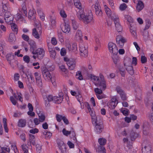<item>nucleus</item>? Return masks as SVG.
I'll return each instance as SVG.
<instances>
[{
  "mask_svg": "<svg viewBox=\"0 0 153 153\" xmlns=\"http://www.w3.org/2000/svg\"><path fill=\"white\" fill-rule=\"evenodd\" d=\"M41 71L42 74L45 79L51 78V74L48 69L43 67L41 68Z\"/></svg>",
  "mask_w": 153,
  "mask_h": 153,
  "instance_id": "obj_12",
  "label": "nucleus"
},
{
  "mask_svg": "<svg viewBox=\"0 0 153 153\" xmlns=\"http://www.w3.org/2000/svg\"><path fill=\"white\" fill-rule=\"evenodd\" d=\"M142 35L143 36L144 39L145 41L147 40L148 39L149 37L148 32L146 31L145 30H144V31H143L142 33Z\"/></svg>",
  "mask_w": 153,
  "mask_h": 153,
  "instance_id": "obj_40",
  "label": "nucleus"
},
{
  "mask_svg": "<svg viewBox=\"0 0 153 153\" xmlns=\"http://www.w3.org/2000/svg\"><path fill=\"white\" fill-rule=\"evenodd\" d=\"M108 48L109 52L113 54L117 55L118 50L115 44L112 42H110L108 44Z\"/></svg>",
  "mask_w": 153,
  "mask_h": 153,
  "instance_id": "obj_7",
  "label": "nucleus"
},
{
  "mask_svg": "<svg viewBox=\"0 0 153 153\" xmlns=\"http://www.w3.org/2000/svg\"><path fill=\"white\" fill-rule=\"evenodd\" d=\"M43 134L45 135H47V137L50 138L52 136V133L47 131H45L43 132Z\"/></svg>",
  "mask_w": 153,
  "mask_h": 153,
  "instance_id": "obj_62",
  "label": "nucleus"
},
{
  "mask_svg": "<svg viewBox=\"0 0 153 153\" xmlns=\"http://www.w3.org/2000/svg\"><path fill=\"white\" fill-rule=\"evenodd\" d=\"M34 74L36 80L41 79V75L38 72H35Z\"/></svg>",
  "mask_w": 153,
  "mask_h": 153,
  "instance_id": "obj_51",
  "label": "nucleus"
},
{
  "mask_svg": "<svg viewBox=\"0 0 153 153\" xmlns=\"http://www.w3.org/2000/svg\"><path fill=\"white\" fill-rule=\"evenodd\" d=\"M85 106L88 108L90 114L92 123L95 125V131L97 133H101L104 128L102 120L100 117L96 116L95 113L91 110L90 106L88 103H86Z\"/></svg>",
  "mask_w": 153,
  "mask_h": 153,
  "instance_id": "obj_2",
  "label": "nucleus"
},
{
  "mask_svg": "<svg viewBox=\"0 0 153 153\" xmlns=\"http://www.w3.org/2000/svg\"><path fill=\"white\" fill-rule=\"evenodd\" d=\"M76 78L80 80H81L82 79V76L81 75V72L78 71L76 73Z\"/></svg>",
  "mask_w": 153,
  "mask_h": 153,
  "instance_id": "obj_47",
  "label": "nucleus"
},
{
  "mask_svg": "<svg viewBox=\"0 0 153 153\" xmlns=\"http://www.w3.org/2000/svg\"><path fill=\"white\" fill-rule=\"evenodd\" d=\"M22 10L23 13L25 14V16H26L27 13V11L26 6L25 4L23 5L22 7Z\"/></svg>",
  "mask_w": 153,
  "mask_h": 153,
  "instance_id": "obj_52",
  "label": "nucleus"
},
{
  "mask_svg": "<svg viewBox=\"0 0 153 153\" xmlns=\"http://www.w3.org/2000/svg\"><path fill=\"white\" fill-rule=\"evenodd\" d=\"M6 58L9 63L11 66L14 65V63H17V61L14 59V56L13 55L10 54H7L6 55Z\"/></svg>",
  "mask_w": 153,
  "mask_h": 153,
  "instance_id": "obj_15",
  "label": "nucleus"
},
{
  "mask_svg": "<svg viewBox=\"0 0 153 153\" xmlns=\"http://www.w3.org/2000/svg\"><path fill=\"white\" fill-rule=\"evenodd\" d=\"M39 120L40 122H43L45 119V117L44 115L41 114L40 115H39Z\"/></svg>",
  "mask_w": 153,
  "mask_h": 153,
  "instance_id": "obj_54",
  "label": "nucleus"
},
{
  "mask_svg": "<svg viewBox=\"0 0 153 153\" xmlns=\"http://www.w3.org/2000/svg\"><path fill=\"white\" fill-rule=\"evenodd\" d=\"M11 25V28L12 30L14 32L17 33L18 29L17 28V25L14 23H13Z\"/></svg>",
  "mask_w": 153,
  "mask_h": 153,
  "instance_id": "obj_45",
  "label": "nucleus"
},
{
  "mask_svg": "<svg viewBox=\"0 0 153 153\" xmlns=\"http://www.w3.org/2000/svg\"><path fill=\"white\" fill-rule=\"evenodd\" d=\"M29 18L30 19H34L35 18V14L33 10H30L28 12Z\"/></svg>",
  "mask_w": 153,
  "mask_h": 153,
  "instance_id": "obj_35",
  "label": "nucleus"
},
{
  "mask_svg": "<svg viewBox=\"0 0 153 153\" xmlns=\"http://www.w3.org/2000/svg\"><path fill=\"white\" fill-rule=\"evenodd\" d=\"M60 14L62 17L65 18L67 17V15L64 10H60Z\"/></svg>",
  "mask_w": 153,
  "mask_h": 153,
  "instance_id": "obj_49",
  "label": "nucleus"
},
{
  "mask_svg": "<svg viewBox=\"0 0 153 153\" xmlns=\"http://www.w3.org/2000/svg\"><path fill=\"white\" fill-rule=\"evenodd\" d=\"M66 53V50L65 48H62L60 51V53L62 56H64Z\"/></svg>",
  "mask_w": 153,
  "mask_h": 153,
  "instance_id": "obj_60",
  "label": "nucleus"
},
{
  "mask_svg": "<svg viewBox=\"0 0 153 153\" xmlns=\"http://www.w3.org/2000/svg\"><path fill=\"white\" fill-rule=\"evenodd\" d=\"M22 38L24 40L28 42L29 38L28 36L24 34L22 35Z\"/></svg>",
  "mask_w": 153,
  "mask_h": 153,
  "instance_id": "obj_56",
  "label": "nucleus"
},
{
  "mask_svg": "<svg viewBox=\"0 0 153 153\" xmlns=\"http://www.w3.org/2000/svg\"><path fill=\"white\" fill-rule=\"evenodd\" d=\"M63 117L62 115L57 114L56 115V118L57 121L58 122H60L62 120V119Z\"/></svg>",
  "mask_w": 153,
  "mask_h": 153,
  "instance_id": "obj_57",
  "label": "nucleus"
},
{
  "mask_svg": "<svg viewBox=\"0 0 153 153\" xmlns=\"http://www.w3.org/2000/svg\"><path fill=\"white\" fill-rule=\"evenodd\" d=\"M76 63V62L73 59H68L67 62V64L70 70H73L75 68Z\"/></svg>",
  "mask_w": 153,
  "mask_h": 153,
  "instance_id": "obj_16",
  "label": "nucleus"
},
{
  "mask_svg": "<svg viewBox=\"0 0 153 153\" xmlns=\"http://www.w3.org/2000/svg\"><path fill=\"white\" fill-rule=\"evenodd\" d=\"M63 98V96L61 95L59 97L54 96L53 98V101L56 103L59 104L62 102Z\"/></svg>",
  "mask_w": 153,
  "mask_h": 153,
  "instance_id": "obj_20",
  "label": "nucleus"
},
{
  "mask_svg": "<svg viewBox=\"0 0 153 153\" xmlns=\"http://www.w3.org/2000/svg\"><path fill=\"white\" fill-rule=\"evenodd\" d=\"M45 52L43 48H38L36 50L32 51V53L33 55V57L35 59L37 58L39 59H41L44 56Z\"/></svg>",
  "mask_w": 153,
  "mask_h": 153,
  "instance_id": "obj_5",
  "label": "nucleus"
},
{
  "mask_svg": "<svg viewBox=\"0 0 153 153\" xmlns=\"http://www.w3.org/2000/svg\"><path fill=\"white\" fill-rule=\"evenodd\" d=\"M100 78L98 76L92 74H91L90 76V79L96 86L100 87L102 89L104 88L105 87V80L103 76H100Z\"/></svg>",
  "mask_w": 153,
  "mask_h": 153,
  "instance_id": "obj_4",
  "label": "nucleus"
},
{
  "mask_svg": "<svg viewBox=\"0 0 153 153\" xmlns=\"http://www.w3.org/2000/svg\"><path fill=\"white\" fill-rule=\"evenodd\" d=\"M42 28L41 27H39L33 29L32 35L37 39L39 38V34L42 33Z\"/></svg>",
  "mask_w": 153,
  "mask_h": 153,
  "instance_id": "obj_13",
  "label": "nucleus"
},
{
  "mask_svg": "<svg viewBox=\"0 0 153 153\" xmlns=\"http://www.w3.org/2000/svg\"><path fill=\"white\" fill-rule=\"evenodd\" d=\"M16 40V36L13 33H10V34L9 38V41L11 43H14Z\"/></svg>",
  "mask_w": 153,
  "mask_h": 153,
  "instance_id": "obj_27",
  "label": "nucleus"
},
{
  "mask_svg": "<svg viewBox=\"0 0 153 153\" xmlns=\"http://www.w3.org/2000/svg\"><path fill=\"white\" fill-rule=\"evenodd\" d=\"M63 32L65 33H68L70 31V27L68 24L65 23L64 27L62 29Z\"/></svg>",
  "mask_w": 153,
  "mask_h": 153,
  "instance_id": "obj_25",
  "label": "nucleus"
},
{
  "mask_svg": "<svg viewBox=\"0 0 153 153\" xmlns=\"http://www.w3.org/2000/svg\"><path fill=\"white\" fill-rule=\"evenodd\" d=\"M36 150L38 153H40L42 149L41 146L39 144H37L36 145Z\"/></svg>",
  "mask_w": 153,
  "mask_h": 153,
  "instance_id": "obj_53",
  "label": "nucleus"
},
{
  "mask_svg": "<svg viewBox=\"0 0 153 153\" xmlns=\"http://www.w3.org/2000/svg\"><path fill=\"white\" fill-rule=\"evenodd\" d=\"M116 91L120 95L124 92L119 86L117 87Z\"/></svg>",
  "mask_w": 153,
  "mask_h": 153,
  "instance_id": "obj_59",
  "label": "nucleus"
},
{
  "mask_svg": "<svg viewBox=\"0 0 153 153\" xmlns=\"http://www.w3.org/2000/svg\"><path fill=\"white\" fill-rule=\"evenodd\" d=\"M142 153H150L151 148L149 146H145L143 144L142 146Z\"/></svg>",
  "mask_w": 153,
  "mask_h": 153,
  "instance_id": "obj_21",
  "label": "nucleus"
},
{
  "mask_svg": "<svg viewBox=\"0 0 153 153\" xmlns=\"http://www.w3.org/2000/svg\"><path fill=\"white\" fill-rule=\"evenodd\" d=\"M130 32L131 33L133 37L136 38L137 36L136 30L135 28L131 26L130 29Z\"/></svg>",
  "mask_w": 153,
  "mask_h": 153,
  "instance_id": "obj_30",
  "label": "nucleus"
},
{
  "mask_svg": "<svg viewBox=\"0 0 153 153\" xmlns=\"http://www.w3.org/2000/svg\"><path fill=\"white\" fill-rule=\"evenodd\" d=\"M141 61L142 63H145L147 62V58L144 56H142L141 57Z\"/></svg>",
  "mask_w": 153,
  "mask_h": 153,
  "instance_id": "obj_58",
  "label": "nucleus"
},
{
  "mask_svg": "<svg viewBox=\"0 0 153 153\" xmlns=\"http://www.w3.org/2000/svg\"><path fill=\"white\" fill-rule=\"evenodd\" d=\"M3 47L4 46H3L1 44H0V54L1 56L3 57H4L5 55V54L4 53L3 50L4 48Z\"/></svg>",
  "mask_w": 153,
  "mask_h": 153,
  "instance_id": "obj_43",
  "label": "nucleus"
},
{
  "mask_svg": "<svg viewBox=\"0 0 153 153\" xmlns=\"http://www.w3.org/2000/svg\"><path fill=\"white\" fill-rule=\"evenodd\" d=\"M98 153H106V150L104 147L102 146H100L98 147Z\"/></svg>",
  "mask_w": 153,
  "mask_h": 153,
  "instance_id": "obj_34",
  "label": "nucleus"
},
{
  "mask_svg": "<svg viewBox=\"0 0 153 153\" xmlns=\"http://www.w3.org/2000/svg\"><path fill=\"white\" fill-rule=\"evenodd\" d=\"M74 2L75 6L79 10L77 12L76 14L79 20L82 21L85 24L90 22L93 19L92 13H89L85 15L84 14L83 10L82 9V6L79 0H74Z\"/></svg>",
  "mask_w": 153,
  "mask_h": 153,
  "instance_id": "obj_1",
  "label": "nucleus"
},
{
  "mask_svg": "<svg viewBox=\"0 0 153 153\" xmlns=\"http://www.w3.org/2000/svg\"><path fill=\"white\" fill-rule=\"evenodd\" d=\"M43 98L45 101V106L46 107H49L50 106L49 102L50 101L48 100V98L47 97V95H43Z\"/></svg>",
  "mask_w": 153,
  "mask_h": 153,
  "instance_id": "obj_31",
  "label": "nucleus"
},
{
  "mask_svg": "<svg viewBox=\"0 0 153 153\" xmlns=\"http://www.w3.org/2000/svg\"><path fill=\"white\" fill-rule=\"evenodd\" d=\"M136 134L133 131H131L130 133V137L131 141H133L135 140L136 137Z\"/></svg>",
  "mask_w": 153,
  "mask_h": 153,
  "instance_id": "obj_41",
  "label": "nucleus"
},
{
  "mask_svg": "<svg viewBox=\"0 0 153 153\" xmlns=\"http://www.w3.org/2000/svg\"><path fill=\"white\" fill-rule=\"evenodd\" d=\"M120 111L125 116H127L129 114V110L126 108H122Z\"/></svg>",
  "mask_w": 153,
  "mask_h": 153,
  "instance_id": "obj_32",
  "label": "nucleus"
},
{
  "mask_svg": "<svg viewBox=\"0 0 153 153\" xmlns=\"http://www.w3.org/2000/svg\"><path fill=\"white\" fill-rule=\"evenodd\" d=\"M10 100L13 105H16V103H17V102L14 99L13 97L11 96L10 97Z\"/></svg>",
  "mask_w": 153,
  "mask_h": 153,
  "instance_id": "obj_61",
  "label": "nucleus"
},
{
  "mask_svg": "<svg viewBox=\"0 0 153 153\" xmlns=\"http://www.w3.org/2000/svg\"><path fill=\"white\" fill-rule=\"evenodd\" d=\"M144 7V4L142 1L139 0L136 7V9L138 12L142 10Z\"/></svg>",
  "mask_w": 153,
  "mask_h": 153,
  "instance_id": "obj_19",
  "label": "nucleus"
},
{
  "mask_svg": "<svg viewBox=\"0 0 153 153\" xmlns=\"http://www.w3.org/2000/svg\"><path fill=\"white\" fill-rule=\"evenodd\" d=\"M116 41L117 44L120 48H122L125 43L127 40L124 37L121 35H118L117 36Z\"/></svg>",
  "mask_w": 153,
  "mask_h": 153,
  "instance_id": "obj_10",
  "label": "nucleus"
},
{
  "mask_svg": "<svg viewBox=\"0 0 153 153\" xmlns=\"http://www.w3.org/2000/svg\"><path fill=\"white\" fill-rule=\"evenodd\" d=\"M2 12L0 13V16H4V19L5 22L9 24H12L13 23L14 17L11 14L10 9L7 4L2 2Z\"/></svg>",
  "mask_w": 153,
  "mask_h": 153,
  "instance_id": "obj_3",
  "label": "nucleus"
},
{
  "mask_svg": "<svg viewBox=\"0 0 153 153\" xmlns=\"http://www.w3.org/2000/svg\"><path fill=\"white\" fill-rule=\"evenodd\" d=\"M24 153H28V148L25 144H23L21 146Z\"/></svg>",
  "mask_w": 153,
  "mask_h": 153,
  "instance_id": "obj_33",
  "label": "nucleus"
},
{
  "mask_svg": "<svg viewBox=\"0 0 153 153\" xmlns=\"http://www.w3.org/2000/svg\"><path fill=\"white\" fill-rule=\"evenodd\" d=\"M56 18L54 15H52L50 16L51 24L53 28H54L56 25Z\"/></svg>",
  "mask_w": 153,
  "mask_h": 153,
  "instance_id": "obj_23",
  "label": "nucleus"
},
{
  "mask_svg": "<svg viewBox=\"0 0 153 153\" xmlns=\"http://www.w3.org/2000/svg\"><path fill=\"white\" fill-rule=\"evenodd\" d=\"M58 37L60 42H63V37L62 33H59L58 34Z\"/></svg>",
  "mask_w": 153,
  "mask_h": 153,
  "instance_id": "obj_63",
  "label": "nucleus"
},
{
  "mask_svg": "<svg viewBox=\"0 0 153 153\" xmlns=\"http://www.w3.org/2000/svg\"><path fill=\"white\" fill-rule=\"evenodd\" d=\"M26 124V120L25 119H21L19 120L18 126L21 127H25Z\"/></svg>",
  "mask_w": 153,
  "mask_h": 153,
  "instance_id": "obj_24",
  "label": "nucleus"
},
{
  "mask_svg": "<svg viewBox=\"0 0 153 153\" xmlns=\"http://www.w3.org/2000/svg\"><path fill=\"white\" fill-rule=\"evenodd\" d=\"M49 51H50V56L53 58H54L56 55V53L55 50H53L52 49H49Z\"/></svg>",
  "mask_w": 153,
  "mask_h": 153,
  "instance_id": "obj_39",
  "label": "nucleus"
},
{
  "mask_svg": "<svg viewBox=\"0 0 153 153\" xmlns=\"http://www.w3.org/2000/svg\"><path fill=\"white\" fill-rule=\"evenodd\" d=\"M98 142L100 145L104 146L106 144V140L103 138H100L99 139Z\"/></svg>",
  "mask_w": 153,
  "mask_h": 153,
  "instance_id": "obj_37",
  "label": "nucleus"
},
{
  "mask_svg": "<svg viewBox=\"0 0 153 153\" xmlns=\"http://www.w3.org/2000/svg\"><path fill=\"white\" fill-rule=\"evenodd\" d=\"M51 43L53 45L57 44V42L55 37H53L51 40Z\"/></svg>",
  "mask_w": 153,
  "mask_h": 153,
  "instance_id": "obj_64",
  "label": "nucleus"
},
{
  "mask_svg": "<svg viewBox=\"0 0 153 153\" xmlns=\"http://www.w3.org/2000/svg\"><path fill=\"white\" fill-rule=\"evenodd\" d=\"M118 104L117 100L116 98H113L111 99L110 101L108 102V106L111 109H114Z\"/></svg>",
  "mask_w": 153,
  "mask_h": 153,
  "instance_id": "obj_14",
  "label": "nucleus"
},
{
  "mask_svg": "<svg viewBox=\"0 0 153 153\" xmlns=\"http://www.w3.org/2000/svg\"><path fill=\"white\" fill-rule=\"evenodd\" d=\"M62 132L63 134L67 136L71 133V131H67L65 128L63 129Z\"/></svg>",
  "mask_w": 153,
  "mask_h": 153,
  "instance_id": "obj_48",
  "label": "nucleus"
},
{
  "mask_svg": "<svg viewBox=\"0 0 153 153\" xmlns=\"http://www.w3.org/2000/svg\"><path fill=\"white\" fill-rule=\"evenodd\" d=\"M146 25L144 30H146L149 28L150 26L151 22L149 19H147L146 20Z\"/></svg>",
  "mask_w": 153,
  "mask_h": 153,
  "instance_id": "obj_36",
  "label": "nucleus"
},
{
  "mask_svg": "<svg viewBox=\"0 0 153 153\" xmlns=\"http://www.w3.org/2000/svg\"><path fill=\"white\" fill-rule=\"evenodd\" d=\"M127 6L125 3L121 4L120 7V9L122 11L124 10L127 7Z\"/></svg>",
  "mask_w": 153,
  "mask_h": 153,
  "instance_id": "obj_50",
  "label": "nucleus"
},
{
  "mask_svg": "<svg viewBox=\"0 0 153 153\" xmlns=\"http://www.w3.org/2000/svg\"><path fill=\"white\" fill-rule=\"evenodd\" d=\"M71 23L74 29L75 30L77 29L79 27V25L75 19H72Z\"/></svg>",
  "mask_w": 153,
  "mask_h": 153,
  "instance_id": "obj_29",
  "label": "nucleus"
},
{
  "mask_svg": "<svg viewBox=\"0 0 153 153\" xmlns=\"http://www.w3.org/2000/svg\"><path fill=\"white\" fill-rule=\"evenodd\" d=\"M58 145L60 150H62L63 149V148H65V145L63 141H60L58 143Z\"/></svg>",
  "mask_w": 153,
  "mask_h": 153,
  "instance_id": "obj_38",
  "label": "nucleus"
},
{
  "mask_svg": "<svg viewBox=\"0 0 153 153\" xmlns=\"http://www.w3.org/2000/svg\"><path fill=\"white\" fill-rule=\"evenodd\" d=\"M114 63L115 65L119 64L120 62V58L117 55L113 54L112 57Z\"/></svg>",
  "mask_w": 153,
  "mask_h": 153,
  "instance_id": "obj_26",
  "label": "nucleus"
},
{
  "mask_svg": "<svg viewBox=\"0 0 153 153\" xmlns=\"http://www.w3.org/2000/svg\"><path fill=\"white\" fill-rule=\"evenodd\" d=\"M131 65V61L130 58H127L125 59L124 61V65L126 67V69L128 72L131 75H133L134 73V71L132 66L131 65Z\"/></svg>",
  "mask_w": 153,
  "mask_h": 153,
  "instance_id": "obj_6",
  "label": "nucleus"
},
{
  "mask_svg": "<svg viewBox=\"0 0 153 153\" xmlns=\"http://www.w3.org/2000/svg\"><path fill=\"white\" fill-rule=\"evenodd\" d=\"M28 43L30 46V51H34L36 48V43L33 40H30L28 42Z\"/></svg>",
  "mask_w": 153,
  "mask_h": 153,
  "instance_id": "obj_22",
  "label": "nucleus"
},
{
  "mask_svg": "<svg viewBox=\"0 0 153 153\" xmlns=\"http://www.w3.org/2000/svg\"><path fill=\"white\" fill-rule=\"evenodd\" d=\"M82 35L81 31L80 30H78L75 35V39L78 41H81L82 40Z\"/></svg>",
  "mask_w": 153,
  "mask_h": 153,
  "instance_id": "obj_17",
  "label": "nucleus"
},
{
  "mask_svg": "<svg viewBox=\"0 0 153 153\" xmlns=\"http://www.w3.org/2000/svg\"><path fill=\"white\" fill-rule=\"evenodd\" d=\"M23 60L26 63H28L30 61V58L28 56H25L23 57Z\"/></svg>",
  "mask_w": 153,
  "mask_h": 153,
  "instance_id": "obj_55",
  "label": "nucleus"
},
{
  "mask_svg": "<svg viewBox=\"0 0 153 153\" xmlns=\"http://www.w3.org/2000/svg\"><path fill=\"white\" fill-rule=\"evenodd\" d=\"M125 17L128 22L131 23L133 22V19L130 16L126 15L125 16Z\"/></svg>",
  "mask_w": 153,
  "mask_h": 153,
  "instance_id": "obj_46",
  "label": "nucleus"
},
{
  "mask_svg": "<svg viewBox=\"0 0 153 153\" xmlns=\"http://www.w3.org/2000/svg\"><path fill=\"white\" fill-rule=\"evenodd\" d=\"M92 8L93 10H95L96 15L99 17H101L102 13L101 10V8L99 4L97 3H95L92 6Z\"/></svg>",
  "mask_w": 153,
  "mask_h": 153,
  "instance_id": "obj_8",
  "label": "nucleus"
},
{
  "mask_svg": "<svg viewBox=\"0 0 153 153\" xmlns=\"http://www.w3.org/2000/svg\"><path fill=\"white\" fill-rule=\"evenodd\" d=\"M79 48L80 56L84 57L87 56L88 54L87 47L82 44L80 45Z\"/></svg>",
  "mask_w": 153,
  "mask_h": 153,
  "instance_id": "obj_11",
  "label": "nucleus"
},
{
  "mask_svg": "<svg viewBox=\"0 0 153 153\" xmlns=\"http://www.w3.org/2000/svg\"><path fill=\"white\" fill-rule=\"evenodd\" d=\"M29 140L27 141V144H29L30 143V145L32 144L34 146L36 144L35 137L32 134H29Z\"/></svg>",
  "mask_w": 153,
  "mask_h": 153,
  "instance_id": "obj_18",
  "label": "nucleus"
},
{
  "mask_svg": "<svg viewBox=\"0 0 153 153\" xmlns=\"http://www.w3.org/2000/svg\"><path fill=\"white\" fill-rule=\"evenodd\" d=\"M96 95L97 98L99 100L105 98L106 97L105 95L102 93L101 94H97Z\"/></svg>",
  "mask_w": 153,
  "mask_h": 153,
  "instance_id": "obj_44",
  "label": "nucleus"
},
{
  "mask_svg": "<svg viewBox=\"0 0 153 153\" xmlns=\"http://www.w3.org/2000/svg\"><path fill=\"white\" fill-rule=\"evenodd\" d=\"M112 19L114 20L115 25L116 29L117 31L120 32L122 30V27L120 25L119 18L116 16L113 17Z\"/></svg>",
  "mask_w": 153,
  "mask_h": 153,
  "instance_id": "obj_9",
  "label": "nucleus"
},
{
  "mask_svg": "<svg viewBox=\"0 0 153 153\" xmlns=\"http://www.w3.org/2000/svg\"><path fill=\"white\" fill-rule=\"evenodd\" d=\"M100 88H97L94 89V91L96 93V95L100 94H101L102 93V90H104L106 88V85L105 84V87L104 88H102L100 87Z\"/></svg>",
  "mask_w": 153,
  "mask_h": 153,
  "instance_id": "obj_28",
  "label": "nucleus"
},
{
  "mask_svg": "<svg viewBox=\"0 0 153 153\" xmlns=\"http://www.w3.org/2000/svg\"><path fill=\"white\" fill-rule=\"evenodd\" d=\"M26 75L28 79L29 78L31 79L32 81L34 82V78L32 74L30 72H27V74H26Z\"/></svg>",
  "mask_w": 153,
  "mask_h": 153,
  "instance_id": "obj_42",
  "label": "nucleus"
}]
</instances>
